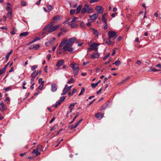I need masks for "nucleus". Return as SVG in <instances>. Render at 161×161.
<instances>
[{"mask_svg": "<svg viewBox=\"0 0 161 161\" xmlns=\"http://www.w3.org/2000/svg\"><path fill=\"white\" fill-rule=\"evenodd\" d=\"M76 40V38L75 37L70 38L68 40L66 38H64L61 40L58 48L60 49L63 47V49L64 51H68L70 53H72L74 51L72 46Z\"/></svg>", "mask_w": 161, "mask_h": 161, "instance_id": "f257e3e1", "label": "nucleus"}, {"mask_svg": "<svg viewBox=\"0 0 161 161\" xmlns=\"http://www.w3.org/2000/svg\"><path fill=\"white\" fill-rule=\"evenodd\" d=\"M92 12L93 9L92 8H89V6L87 4H86L84 5V7L81 10V13L82 14H85L86 13H89Z\"/></svg>", "mask_w": 161, "mask_h": 161, "instance_id": "f03ea898", "label": "nucleus"}, {"mask_svg": "<svg viewBox=\"0 0 161 161\" xmlns=\"http://www.w3.org/2000/svg\"><path fill=\"white\" fill-rule=\"evenodd\" d=\"M59 27V26L58 25H56L55 26H53L52 27L50 28L47 29L46 30H43V31H45L46 32H47V34H48L51 33L53 31L56 30L57 28Z\"/></svg>", "mask_w": 161, "mask_h": 161, "instance_id": "7ed1b4c3", "label": "nucleus"}, {"mask_svg": "<svg viewBox=\"0 0 161 161\" xmlns=\"http://www.w3.org/2000/svg\"><path fill=\"white\" fill-rule=\"evenodd\" d=\"M76 64L75 62H72L70 65V67L75 72H79L80 68L79 67H75V65Z\"/></svg>", "mask_w": 161, "mask_h": 161, "instance_id": "20e7f679", "label": "nucleus"}, {"mask_svg": "<svg viewBox=\"0 0 161 161\" xmlns=\"http://www.w3.org/2000/svg\"><path fill=\"white\" fill-rule=\"evenodd\" d=\"M108 38L110 39L112 38L113 37H114V39H115L117 36V35H116V32L114 31H109L108 33Z\"/></svg>", "mask_w": 161, "mask_h": 161, "instance_id": "39448f33", "label": "nucleus"}, {"mask_svg": "<svg viewBox=\"0 0 161 161\" xmlns=\"http://www.w3.org/2000/svg\"><path fill=\"white\" fill-rule=\"evenodd\" d=\"M100 45V43H93L90 45V47H92V48L93 50L97 52L98 50V46Z\"/></svg>", "mask_w": 161, "mask_h": 161, "instance_id": "423d86ee", "label": "nucleus"}, {"mask_svg": "<svg viewBox=\"0 0 161 161\" xmlns=\"http://www.w3.org/2000/svg\"><path fill=\"white\" fill-rule=\"evenodd\" d=\"M95 9L97 11V13L99 14H102L104 11L103 8L102 6H100L98 5L97 6Z\"/></svg>", "mask_w": 161, "mask_h": 161, "instance_id": "0eeeda50", "label": "nucleus"}, {"mask_svg": "<svg viewBox=\"0 0 161 161\" xmlns=\"http://www.w3.org/2000/svg\"><path fill=\"white\" fill-rule=\"evenodd\" d=\"M100 54L98 52H95L91 55L90 58L91 59L98 58L99 57Z\"/></svg>", "mask_w": 161, "mask_h": 161, "instance_id": "6e6552de", "label": "nucleus"}, {"mask_svg": "<svg viewBox=\"0 0 161 161\" xmlns=\"http://www.w3.org/2000/svg\"><path fill=\"white\" fill-rule=\"evenodd\" d=\"M70 90L68 87V85L66 84L65 86V87L63 90V92L61 93V95L63 96L65 95L67 92H69Z\"/></svg>", "mask_w": 161, "mask_h": 161, "instance_id": "1a4fd4ad", "label": "nucleus"}, {"mask_svg": "<svg viewBox=\"0 0 161 161\" xmlns=\"http://www.w3.org/2000/svg\"><path fill=\"white\" fill-rule=\"evenodd\" d=\"M103 114L98 113L95 114V116L97 118L100 119L103 117Z\"/></svg>", "mask_w": 161, "mask_h": 161, "instance_id": "9d476101", "label": "nucleus"}, {"mask_svg": "<svg viewBox=\"0 0 161 161\" xmlns=\"http://www.w3.org/2000/svg\"><path fill=\"white\" fill-rule=\"evenodd\" d=\"M40 47L39 44L33 45L30 46L29 49H34L35 50L37 49Z\"/></svg>", "mask_w": 161, "mask_h": 161, "instance_id": "9b49d317", "label": "nucleus"}, {"mask_svg": "<svg viewBox=\"0 0 161 161\" xmlns=\"http://www.w3.org/2000/svg\"><path fill=\"white\" fill-rule=\"evenodd\" d=\"M57 90V85L55 83H52L51 84V91L52 92H55Z\"/></svg>", "mask_w": 161, "mask_h": 161, "instance_id": "f8f14e48", "label": "nucleus"}, {"mask_svg": "<svg viewBox=\"0 0 161 161\" xmlns=\"http://www.w3.org/2000/svg\"><path fill=\"white\" fill-rule=\"evenodd\" d=\"M130 78V77L129 76L127 77L125 79L123 80V81L122 82L118 83L117 85H120L123 84L125 83L127 80H129Z\"/></svg>", "mask_w": 161, "mask_h": 161, "instance_id": "ddd939ff", "label": "nucleus"}, {"mask_svg": "<svg viewBox=\"0 0 161 161\" xmlns=\"http://www.w3.org/2000/svg\"><path fill=\"white\" fill-rule=\"evenodd\" d=\"M98 17V15L96 14H93L92 15L89 16V17L91 18V19L93 20L97 19Z\"/></svg>", "mask_w": 161, "mask_h": 161, "instance_id": "4468645a", "label": "nucleus"}, {"mask_svg": "<svg viewBox=\"0 0 161 161\" xmlns=\"http://www.w3.org/2000/svg\"><path fill=\"white\" fill-rule=\"evenodd\" d=\"M64 61L63 60H60L58 61L56 64V66L58 67L61 66L64 63Z\"/></svg>", "mask_w": 161, "mask_h": 161, "instance_id": "2eb2a0df", "label": "nucleus"}, {"mask_svg": "<svg viewBox=\"0 0 161 161\" xmlns=\"http://www.w3.org/2000/svg\"><path fill=\"white\" fill-rule=\"evenodd\" d=\"M32 153L36 154V156L39 155L41 153L40 151L37 149H34L32 152Z\"/></svg>", "mask_w": 161, "mask_h": 161, "instance_id": "dca6fc26", "label": "nucleus"}, {"mask_svg": "<svg viewBox=\"0 0 161 161\" xmlns=\"http://www.w3.org/2000/svg\"><path fill=\"white\" fill-rule=\"evenodd\" d=\"M29 32H25L20 33L19 35V37H25L28 35Z\"/></svg>", "mask_w": 161, "mask_h": 161, "instance_id": "f3484780", "label": "nucleus"}, {"mask_svg": "<svg viewBox=\"0 0 161 161\" xmlns=\"http://www.w3.org/2000/svg\"><path fill=\"white\" fill-rule=\"evenodd\" d=\"M53 25V22H52L49 24H48L47 25L46 27H45L43 29V30H46L47 29H48V28L52 27V26Z\"/></svg>", "mask_w": 161, "mask_h": 161, "instance_id": "a211bd4d", "label": "nucleus"}, {"mask_svg": "<svg viewBox=\"0 0 161 161\" xmlns=\"http://www.w3.org/2000/svg\"><path fill=\"white\" fill-rule=\"evenodd\" d=\"M91 30L93 31V34L95 35L97 37H98L99 35V33L98 32V31L97 30H95L93 28H91Z\"/></svg>", "mask_w": 161, "mask_h": 161, "instance_id": "6ab92c4d", "label": "nucleus"}, {"mask_svg": "<svg viewBox=\"0 0 161 161\" xmlns=\"http://www.w3.org/2000/svg\"><path fill=\"white\" fill-rule=\"evenodd\" d=\"M36 71L34 70L33 72L32 73L31 75V77H33L35 78L38 75V73H36Z\"/></svg>", "mask_w": 161, "mask_h": 161, "instance_id": "aec40b11", "label": "nucleus"}, {"mask_svg": "<svg viewBox=\"0 0 161 161\" xmlns=\"http://www.w3.org/2000/svg\"><path fill=\"white\" fill-rule=\"evenodd\" d=\"M81 7H82V5H79L76 8V13L77 14L79 13L80 12L81 9Z\"/></svg>", "mask_w": 161, "mask_h": 161, "instance_id": "412c9836", "label": "nucleus"}, {"mask_svg": "<svg viewBox=\"0 0 161 161\" xmlns=\"http://www.w3.org/2000/svg\"><path fill=\"white\" fill-rule=\"evenodd\" d=\"M13 50H11L6 55V61H8V58L10 55L12 53Z\"/></svg>", "mask_w": 161, "mask_h": 161, "instance_id": "4be33fe9", "label": "nucleus"}, {"mask_svg": "<svg viewBox=\"0 0 161 161\" xmlns=\"http://www.w3.org/2000/svg\"><path fill=\"white\" fill-rule=\"evenodd\" d=\"M60 19V17L59 15H57L55 16H54L53 18V19L55 21H58Z\"/></svg>", "mask_w": 161, "mask_h": 161, "instance_id": "5701e85b", "label": "nucleus"}, {"mask_svg": "<svg viewBox=\"0 0 161 161\" xmlns=\"http://www.w3.org/2000/svg\"><path fill=\"white\" fill-rule=\"evenodd\" d=\"M108 17V14L107 13H105L103 15L102 18V20L107 19Z\"/></svg>", "mask_w": 161, "mask_h": 161, "instance_id": "b1692460", "label": "nucleus"}, {"mask_svg": "<svg viewBox=\"0 0 161 161\" xmlns=\"http://www.w3.org/2000/svg\"><path fill=\"white\" fill-rule=\"evenodd\" d=\"M108 17V14L107 13H105L103 15L102 18V20L107 19Z\"/></svg>", "mask_w": 161, "mask_h": 161, "instance_id": "393cba45", "label": "nucleus"}, {"mask_svg": "<svg viewBox=\"0 0 161 161\" xmlns=\"http://www.w3.org/2000/svg\"><path fill=\"white\" fill-rule=\"evenodd\" d=\"M55 40V38L53 37L50 39L49 41V44L51 45L53 44Z\"/></svg>", "mask_w": 161, "mask_h": 161, "instance_id": "a878e982", "label": "nucleus"}, {"mask_svg": "<svg viewBox=\"0 0 161 161\" xmlns=\"http://www.w3.org/2000/svg\"><path fill=\"white\" fill-rule=\"evenodd\" d=\"M70 25L71 26V27L72 28H76L77 27L78 25L77 24L75 23H72L70 24Z\"/></svg>", "mask_w": 161, "mask_h": 161, "instance_id": "bb28decb", "label": "nucleus"}, {"mask_svg": "<svg viewBox=\"0 0 161 161\" xmlns=\"http://www.w3.org/2000/svg\"><path fill=\"white\" fill-rule=\"evenodd\" d=\"M44 81H42V83H41V85L40 86H39L38 87V89H40V90H42L43 88V87L44 86Z\"/></svg>", "mask_w": 161, "mask_h": 161, "instance_id": "cd10ccee", "label": "nucleus"}, {"mask_svg": "<svg viewBox=\"0 0 161 161\" xmlns=\"http://www.w3.org/2000/svg\"><path fill=\"white\" fill-rule=\"evenodd\" d=\"M120 64V62L119 60H117L113 64H115L116 66H118Z\"/></svg>", "mask_w": 161, "mask_h": 161, "instance_id": "c85d7f7f", "label": "nucleus"}, {"mask_svg": "<svg viewBox=\"0 0 161 161\" xmlns=\"http://www.w3.org/2000/svg\"><path fill=\"white\" fill-rule=\"evenodd\" d=\"M106 44L108 46L110 45L111 44V39L109 38H108V40L106 42Z\"/></svg>", "mask_w": 161, "mask_h": 161, "instance_id": "c756f323", "label": "nucleus"}, {"mask_svg": "<svg viewBox=\"0 0 161 161\" xmlns=\"http://www.w3.org/2000/svg\"><path fill=\"white\" fill-rule=\"evenodd\" d=\"M75 80L73 78H71L67 82V84L72 83L74 82Z\"/></svg>", "mask_w": 161, "mask_h": 161, "instance_id": "7c9ffc66", "label": "nucleus"}, {"mask_svg": "<svg viewBox=\"0 0 161 161\" xmlns=\"http://www.w3.org/2000/svg\"><path fill=\"white\" fill-rule=\"evenodd\" d=\"M7 4L8 6L6 7V9L8 11L10 9L11 4L9 3H7Z\"/></svg>", "mask_w": 161, "mask_h": 161, "instance_id": "2f4dec72", "label": "nucleus"}, {"mask_svg": "<svg viewBox=\"0 0 161 161\" xmlns=\"http://www.w3.org/2000/svg\"><path fill=\"white\" fill-rule=\"evenodd\" d=\"M16 31V29L14 27H13V28L12 31L11 32V34L12 35H14L15 34V31Z\"/></svg>", "mask_w": 161, "mask_h": 161, "instance_id": "473e14b6", "label": "nucleus"}, {"mask_svg": "<svg viewBox=\"0 0 161 161\" xmlns=\"http://www.w3.org/2000/svg\"><path fill=\"white\" fill-rule=\"evenodd\" d=\"M79 112H77L75 116L73 118V120L71 121V123H72L74 121L75 119H76V117H77V116L79 115Z\"/></svg>", "mask_w": 161, "mask_h": 161, "instance_id": "72a5a7b5", "label": "nucleus"}, {"mask_svg": "<svg viewBox=\"0 0 161 161\" xmlns=\"http://www.w3.org/2000/svg\"><path fill=\"white\" fill-rule=\"evenodd\" d=\"M47 8L49 11H51L53 9V7L51 5H47Z\"/></svg>", "mask_w": 161, "mask_h": 161, "instance_id": "f704fd0d", "label": "nucleus"}, {"mask_svg": "<svg viewBox=\"0 0 161 161\" xmlns=\"http://www.w3.org/2000/svg\"><path fill=\"white\" fill-rule=\"evenodd\" d=\"M85 89L84 88L82 87L81 89L80 93L79 94V96H80L82 94V93L85 92Z\"/></svg>", "mask_w": 161, "mask_h": 161, "instance_id": "c9c22d12", "label": "nucleus"}, {"mask_svg": "<svg viewBox=\"0 0 161 161\" xmlns=\"http://www.w3.org/2000/svg\"><path fill=\"white\" fill-rule=\"evenodd\" d=\"M91 85L92 88H94L97 86V85L96 83H92L91 84Z\"/></svg>", "mask_w": 161, "mask_h": 161, "instance_id": "e433bc0d", "label": "nucleus"}, {"mask_svg": "<svg viewBox=\"0 0 161 161\" xmlns=\"http://www.w3.org/2000/svg\"><path fill=\"white\" fill-rule=\"evenodd\" d=\"M62 102L60 101V100L57 101L56 103V105L55 107H57Z\"/></svg>", "mask_w": 161, "mask_h": 161, "instance_id": "4c0bfd02", "label": "nucleus"}, {"mask_svg": "<svg viewBox=\"0 0 161 161\" xmlns=\"http://www.w3.org/2000/svg\"><path fill=\"white\" fill-rule=\"evenodd\" d=\"M37 65H35L34 66H32L31 67L32 70H35L37 68Z\"/></svg>", "mask_w": 161, "mask_h": 161, "instance_id": "58836bf2", "label": "nucleus"}, {"mask_svg": "<svg viewBox=\"0 0 161 161\" xmlns=\"http://www.w3.org/2000/svg\"><path fill=\"white\" fill-rule=\"evenodd\" d=\"M0 105L2 108L4 110H5V106L4 105L3 103L1 102L0 103Z\"/></svg>", "mask_w": 161, "mask_h": 161, "instance_id": "ea45409f", "label": "nucleus"}, {"mask_svg": "<svg viewBox=\"0 0 161 161\" xmlns=\"http://www.w3.org/2000/svg\"><path fill=\"white\" fill-rule=\"evenodd\" d=\"M110 55V53H108L107 55L105 56L103 58V60H105L107 58L109 57V56Z\"/></svg>", "mask_w": 161, "mask_h": 161, "instance_id": "a19ab883", "label": "nucleus"}, {"mask_svg": "<svg viewBox=\"0 0 161 161\" xmlns=\"http://www.w3.org/2000/svg\"><path fill=\"white\" fill-rule=\"evenodd\" d=\"M77 126H75V124L74 125H70L69 126V127H70V129L71 130H72V129H73V128L76 127Z\"/></svg>", "mask_w": 161, "mask_h": 161, "instance_id": "79ce46f5", "label": "nucleus"}, {"mask_svg": "<svg viewBox=\"0 0 161 161\" xmlns=\"http://www.w3.org/2000/svg\"><path fill=\"white\" fill-rule=\"evenodd\" d=\"M21 4L22 6H25L26 5V3L24 1H22L21 2Z\"/></svg>", "mask_w": 161, "mask_h": 161, "instance_id": "37998d69", "label": "nucleus"}, {"mask_svg": "<svg viewBox=\"0 0 161 161\" xmlns=\"http://www.w3.org/2000/svg\"><path fill=\"white\" fill-rule=\"evenodd\" d=\"M75 10L74 9H71L70 11V14H75Z\"/></svg>", "mask_w": 161, "mask_h": 161, "instance_id": "c03bdc74", "label": "nucleus"}, {"mask_svg": "<svg viewBox=\"0 0 161 161\" xmlns=\"http://www.w3.org/2000/svg\"><path fill=\"white\" fill-rule=\"evenodd\" d=\"M42 146L41 145H39L37 146V149L39 151H41L42 149Z\"/></svg>", "mask_w": 161, "mask_h": 161, "instance_id": "a18cd8bd", "label": "nucleus"}, {"mask_svg": "<svg viewBox=\"0 0 161 161\" xmlns=\"http://www.w3.org/2000/svg\"><path fill=\"white\" fill-rule=\"evenodd\" d=\"M5 102H7V103H8L10 102L9 97H7L5 99Z\"/></svg>", "mask_w": 161, "mask_h": 161, "instance_id": "49530a36", "label": "nucleus"}, {"mask_svg": "<svg viewBox=\"0 0 161 161\" xmlns=\"http://www.w3.org/2000/svg\"><path fill=\"white\" fill-rule=\"evenodd\" d=\"M82 120V119H81L80 120H79L77 122V123L75 124V126H78Z\"/></svg>", "mask_w": 161, "mask_h": 161, "instance_id": "de8ad7c7", "label": "nucleus"}, {"mask_svg": "<svg viewBox=\"0 0 161 161\" xmlns=\"http://www.w3.org/2000/svg\"><path fill=\"white\" fill-rule=\"evenodd\" d=\"M65 97L62 96L61 97L60 99L59 100H60V102H62L65 99Z\"/></svg>", "mask_w": 161, "mask_h": 161, "instance_id": "09e8293b", "label": "nucleus"}, {"mask_svg": "<svg viewBox=\"0 0 161 161\" xmlns=\"http://www.w3.org/2000/svg\"><path fill=\"white\" fill-rule=\"evenodd\" d=\"M108 103H107V104H106V106H104V105H103L102 106V108H101V110H102L103 109L105 108H106L108 107Z\"/></svg>", "mask_w": 161, "mask_h": 161, "instance_id": "8fccbe9b", "label": "nucleus"}, {"mask_svg": "<svg viewBox=\"0 0 161 161\" xmlns=\"http://www.w3.org/2000/svg\"><path fill=\"white\" fill-rule=\"evenodd\" d=\"M5 72V71L2 69V70L0 69V75H1L2 74L4 73Z\"/></svg>", "mask_w": 161, "mask_h": 161, "instance_id": "3c124183", "label": "nucleus"}, {"mask_svg": "<svg viewBox=\"0 0 161 161\" xmlns=\"http://www.w3.org/2000/svg\"><path fill=\"white\" fill-rule=\"evenodd\" d=\"M77 91V90L75 89H74L72 92V95H73Z\"/></svg>", "mask_w": 161, "mask_h": 161, "instance_id": "603ef678", "label": "nucleus"}, {"mask_svg": "<svg viewBox=\"0 0 161 161\" xmlns=\"http://www.w3.org/2000/svg\"><path fill=\"white\" fill-rule=\"evenodd\" d=\"M51 57V55L50 54H48L47 56V58L48 59V60L49 61V59Z\"/></svg>", "mask_w": 161, "mask_h": 161, "instance_id": "864d4df0", "label": "nucleus"}, {"mask_svg": "<svg viewBox=\"0 0 161 161\" xmlns=\"http://www.w3.org/2000/svg\"><path fill=\"white\" fill-rule=\"evenodd\" d=\"M76 17H74L73 19H72V20H71V22H74L76 21Z\"/></svg>", "mask_w": 161, "mask_h": 161, "instance_id": "5fc2aeb1", "label": "nucleus"}, {"mask_svg": "<svg viewBox=\"0 0 161 161\" xmlns=\"http://www.w3.org/2000/svg\"><path fill=\"white\" fill-rule=\"evenodd\" d=\"M40 38L39 37H36V38H35L34 39V41H35V42L37 41L40 40Z\"/></svg>", "mask_w": 161, "mask_h": 161, "instance_id": "6e6d98bb", "label": "nucleus"}, {"mask_svg": "<svg viewBox=\"0 0 161 161\" xmlns=\"http://www.w3.org/2000/svg\"><path fill=\"white\" fill-rule=\"evenodd\" d=\"M74 104H71L69 107V108L70 109H72L74 107Z\"/></svg>", "mask_w": 161, "mask_h": 161, "instance_id": "4d7b16f0", "label": "nucleus"}, {"mask_svg": "<svg viewBox=\"0 0 161 161\" xmlns=\"http://www.w3.org/2000/svg\"><path fill=\"white\" fill-rule=\"evenodd\" d=\"M98 1L97 0H91L90 1V3H92Z\"/></svg>", "mask_w": 161, "mask_h": 161, "instance_id": "13d9d810", "label": "nucleus"}, {"mask_svg": "<svg viewBox=\"0 0 161 161\" xmlns=\"http://www.w3.org/2000/svg\"><path fill=\"white\" fill-rule=\"evenodd\" d=\"M9 63H8L3 68V69L5 71L7 67H8V65Z\"/></svg>", "mask_w": 161, "mask_h": 161, "instance_id": "bf43d9fd", "label": "nucleus"}, {"mask_svg": "<svg viewBox=\"0 0 161 161\" xmlns=\"http://www.w3.org/2000/svg\"><path fill=\"white\" fill-rule=\"evenodd\" d=\"M10 88V87H7V88H4L3 90H4V91H6V92H7V91H8V90H9V89Z\"/></svg>", "mask_w": 161, "mask_h": 161, "instance_id": "052dcab7", "label": "nucleus"}, {"mask_svg": "<svg viewBox=\"0 0 161 161\" xmlns=\"http://www.w3.org/2000/svg\"><path fill=\"white\" fill-rule=\"evenodd\" d=\"M55 119V118L54 117H53L52 118V119L50 121L49 123H52L53 122V121H54Z\"/></svg>", "mask_w": 161, "mask_h": 161, "instance_id": "680f3d73", "label": "nucleus"}, {"mask_svg": "<svg viewBox=\"0 0 161 161\" xmlns=\"http://www.w3.org/2000/svg\"><path fill=\"white\" fill-rule=\"evenodd\" d=\"M89 63V62L88 61H87V62H84L83 63V65L84 66H85V65H87Z\"/></svg>", "mask_w": 161, "mask_h": 161, "instance_id": "e2e57ef3", "label": "nucleus"}, {"mask_svg": "<svg viewBox=\"0 0 161 161\" xmlns=\"http://www.w3.org/2000/svg\"><path fill=\"white\" fill-rule=\"evenodd\" d=\"M102 22H104L105 25L107 24V19L102 20Z\"/></svg>", "mask_w": 161, "mask_h": 161, "instance_id": "0e129e2a", "label": "nucleus"}, {"mask_svg": "<svg viewBox=\"0 0 161 161\" xmlns=\"http://www.w3.org/2000/svg\"><path fill=\"white\" fill-rule=\"evenodd\" d=\"M26 154V153H21L19 154V156L21 157H23L25 156Z\"/></svg>", "mask_w": 161, "mask_h": 161, "instance_id": "69168bd1", "label": "nucleus"}, {"mask_svg": "<svg viewBox=\"0 0 161 161\" xmlns=\"http://www.w3.org/2000/svg\"><path fill=\"white\" fill-rule=\"evenodd\" d=\"M45 44L47 46H49L50 45H51V44H49V42L45 43Z\"/></svg>", "mask_w": 161, "mask_h": 161, "instance_id": "338daca9", "label": "nucleus"}, {"mask_svg": "<svg viewBox=\"0 0 161 161\" xmlns=\"http://www.w3.org/2000/svg\"><path fill=\"white\" fill-rule=\"evenodd\" d=\"M156 66L157 67H159L161 68V65L160 64H158L156 65Z\"/></svg>", "mask_w": 161, "mask_h": 161, "instance_id": "774afa93", "label": "nucleus"}]
</instances>
